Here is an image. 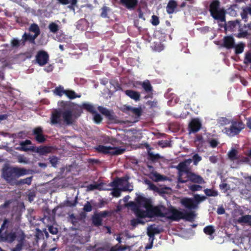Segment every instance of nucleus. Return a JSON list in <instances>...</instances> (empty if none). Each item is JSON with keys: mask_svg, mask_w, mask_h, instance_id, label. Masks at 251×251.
Here are the masks:
<instances>
[{"mask_svg": "<svg viewBox=\"0 0 251 251\" xmlns=\"http://www.w3.org/2000/svg\"><path fill=\"white\" fill-rule=\"evenodd\" d=\"M181 203L186 208L192 210L196 209L198 208L197 205L195 204L194 200L193 198H184L181 200Z\"/></svg>", "mask_w": 251, "mask_h": 251, "instance_id": "obj_18", "label": "nucleus"}, {"mask_svg": "<svg viewBox=\"0 0 251 251\" xmlns=\"http://www.w3.org/2000/svg\"><path fill=\"white\" fill-rule=\"evenodd\" d=\"M58 158L54 156L50 158V162L51 163L52 166L56 167L58 162Z\"/></svg>", "mask_w": 251, "mask_h": 251, "instance_id": "obj_59", "label": "nucleus"}, {"mask_svg": "<svg viewBox=\"0 0 251 251\" xmlns=\"http://www.w3.org/2000/svg\"><path fill=\"white\" fill-rule=\"evenodd\" d=\"M148 213L149 218H152L155 216L162 218L166 217V213L162 212L160 207L158 206H153L152 205L148 209Z\"/></svg>", "mask_w": 251, "mask_h": 251, "instance_id": "obj_16", "label": "nucleus"}, {"mask_svg": "<svg viewBox=\"0 0 251 251\" xmlns=\"http://www.w3.org/2000/svg\"><path fill=\"white\" fill-rule=\"evenodd\" d=\"M160 232V230L157 227H153L152 226H150L148 228L147 235H151V236H154L155 234H159Z\"/></svg>", "mask_w": 251, "mask_h": 251, "instance_id": "obj_40", "label": "nucleus"}, {"mask_svg": "<svg viewBox=\"0 0 251 251\" xmlns=\"http://www.w3.org/2000/svg\"><path fill=\"white\" fill-rule=\"evenodd\" d=\"M158 145L162 148H166L168 147H171V144L168 141H159L158 143Z\"/></svg>", "mask_w": 251, "mask_h": 251, "instance_id": "obj_62", "label": "nucleus"}, {"mask_svg": "<svg viewBox=\"0 0 251 251\" xmlns=\"http://www.w3.org/2000/svg\"><path fill=\"white\" fill-rule=\"evenodd\" d=\"M29 170L25 168L5 166L1 170L3 178L11 185H16L17 179L21 176L29 174Z\"/></svg>", "mask_w": 251, "mask_h": 251, "instance_id": "obj_4", "label": "nucleus"}, {"mask_svg": "<svg viewBox=\"0 0 251 251\" xmlns=\"http://www.w3.org/2000/svg\"><path fill=\"white\" fill-rule=\"evenodd\" d=\"M138 84L141 86L145 92L148 94L145 97V99L152 97L153 89L150 81L148 79H146L143 82H139Z\"/></svg>", "mask_w": 251, "mask_h": 251, "instance_id": "obj_14", "label": "nucleus"}, {"mask_svg": "<svg viewBox=\"0 0 251 251\" xmlns=\"http://www.w3.org/2000/svg\"><path fill=\"white\" fill-rule=\"evenodd\" d=\"M196 216L195 212L194 211L190 210L189 211H185L184 212L183 219L187 221L192 222L194 221Z\"/></svg>", "mask_w": 251, "mask_h": 251, "instance_id": "obj_27", "label": "nucleus"}, {"mask_svg": "<svg viewBox=\"0 0 251 251\" xmlns=\"http://www.w3.org/2000/svg\"><path fill=\"white\" fill-rule=\"evenodd\" d=\"M49 29L50 32L55 33L59 30V26L57 24L53 22H51L49 25Z\"/></svg>", "mask_w": 251, "mask_h": 251, "instance_id": "obj_44", "label": "nucleus"}, {"mask_svg": "<svg viewBox=\"0 0 251 251\" xmlns=\"http://www.w3.org/2000/svg\"><path fill=\"white\" fill-rule=\"evenodd\" d=\"M120 3L128 10H133L137 6L138 0H120Z\"/></svg>", "mask_w": 251, "mask_h": 251, "instance_id": "obj_22", "label": "nucleus"}, {"mask_svg": "<svg viewBox=\"0 0 251 251\" xmlns=\"http://www.w3.org/2000/svg\"><path fill=\"white\" fill-rule=\"evenodd\" d=\"M206 197L204 196H201L199 194H196L194 196L193 200H194V202L196 205H197V207L198 208V204L202 201H204L206 199Z\"/></svg>", "mask_w": 251, "mask_h": 251, "instance_id": "obj_42", "label": "nucleus"}, {"mask_svg": "<svg viewBox=\"0 0 251 251\" xmlns=\"http://www.w3.org/2000/svg\"><path fill=\"white\" fill-rule=\"evenodd\" d=\"M193 160L194 162V164L195 165H197L198 163L201 160V157L198 154H195L193 156Z\"/></svg>", "mask_w": 251, "mask_h": 251, "instance_id": "obj_61", "label": "nucleus"}, {"mask_svg": "<svg viewBox=\"0 0 251 251\" xmlns=\"http://www.w3.org/2000/svg\"><path fill=\"white\" fill-rule=\"evenodd\" d=\"M96 150L99 152L105 154H109L112 155L122 154L126 151L125 149H122L120 147H107L103 145H99Z\"/></svg>", "mask_w": 251, "mask_h": 251, "instance_id": "obj_8", "label": "nucleus"}, {"mask_svg": "<svg viewBox=\"0 0 251 251\" xmlns=\"http://www.w3.org/2000/svg\"><path fill=\"white\" fill-rule=\"evenodd\" d=\"M65 92V95L71 100L81 97L80 95H77L74 91L72 90H66Z\"/></svg>", "mask_w": 251, "mask_h": 251, "instance_id": "obj_35", "label": "nucleus"}, {"mask_svg": "<svg viewBox=\"0 0 251 251\" xmlns=\"http://www.w3.org/2000/svg\"><path fill=\"white\" fill-rule=\"evenodd\" d=\"M118 179L120 181V186H123L125 183L128 182L129 177L128 176H125L122 177H118Z\"/></svg>", "mask_w": 251, "mask_h": 251, "instance_id": "obj_56", "label": "nucleus"}, {"mask_svg": "<svg viewBox=\"0 0 251 251\" xmlns=\"http://www.w3.org/2000/svg\"><path fill=\"white\" fill-rule=\"evenodd\" d=\"M98 110L102 114L105 116L109 119L111 120L113 118V116L110 111L107 108L100 106L98 107Z\"/></svg>", "mask_w": 251, "mask_h": 251, "instance_id": "obj_32", "label": "nucleus"}, {"mask_svg": "<svg viewBox=\"0 0 251 251\" xmlns=\"http://www.w3.org/2000/svg\"><path fill=\"white\" fill-rule=\"evenodd\" d=\"M220 2L218 0H213L209 5L211 16L221 22H226L225 11L220 7Z\"/></svg>", "mask_w": 251, "mask_h": 251, "instance_id": "obj_6", "label": "nucleus"}, {"mask_svg": "<svg viewBox=\"0 0 251 251\" xmlns=\"http://www.w3.org/2000/svg\"><path fill=\"white\" fill-rule=\"evenodd\" d=\"M201 124L198 119H193L189 125V129L190 132H197L201 128Z\"/></svg>", "mask_w": 251, "mask_h": 251, "instance_id": "obj_19", "label": "nucleus"}, {"mask_svg": "<svg viewBox=\"0 0 251 251\" xmlns=\"http://www.w3.org/2000/svg\"><path fill=\"white\" fill-rule=\"evenodd\" d=\"M98 215L102 219V218H105L110 215V212L107 210L100 212L97 213Z\"/></svg>", "mask_w": 251, "mask_h": 251, "instance_id": "obj_63", "label": "nucleus"}, {"mask_svg": "<svg viewBox=\"0 0 251 251\" xmlns=\"http://www.w3.org/2000/svg\"><path fill=\"white\" fill-rule=\"evenodd\" d=\"M204 192L208 197H217L219 195L218 192L217 190L212 189H205Z\"/></svg>", "mask_w": 251, "mask_h": 251, "instance_id": "obj_38", "label": "nucleus"}, {"mask_svg": "<svg viewBox=\"0 0 251 251\" xmlns=\"http://www.w3.org/2000/svg\"><path fill=\"white\" fill-rule=\"evenodd\" d=\"M115 141L116 140L115 139L110 137L108 136H102V142L105 144L110 143L111 144H113V142Z\"/></svg>", "mask_w": 251, "mask_h": 251, "instance_id": "obj_49", "label": "nucleus"}, {"mask_svg": "<svg viewBox=\"0 0 251 251\" xmlns=\"http://www.w3.org/2000/svg\"><path fill=\"white\" fill-rule=\"evenodd\" d=\"M33 134L35 136L36 140L39 143H43L46 140L43 134V129L41 127L35 128L33 130Z\"/></svg>", "mask_w": 251, "mask_h": 251, "instance_id": "obj_20", "label": "nucleus"}, {"mask_svg": "<svg viewBox=\"0 0 251 251\" xmlns=\"http://www.w3.org/2000/svg\"><path fill=\"white\" fill-rule=\"evenodd\" d=\"M151 23L153 25L156 26L159 24V20L158 17L156 15L151 16Z\"/></svg>", "mask_w": 251, "mask_h": 251, "instance_id": "obj_57", "label": "nucleus"}, {"mask_svg": "<svg viewBox=\"0 0 251 251\" xmlns=\"http://www.w3.org/2000/svg\"><path fill=\"white\" fill-rule=\"evenodd\" d=\"M15 240H17L18 243L15 247L11 249V251H21L25 241V235L22 230L17 229L10 232L6 230L0 233V241L11 244Z\"/></svg>", "mask_w": 251, "mask_h": 251, "instance_id": "obj_3", "label": "nucleus"}, {"mask_svg": "<svg viewBox=\"0 0 251 251\" xmlns=\"http://www.w3.org/2000/svg\"><path fill=\"white\" fill-rule=\"evenodd\" d=\"M203 232L205 234L210 236L209 238L210 240L214 239L213 234L215 232V229L213 226L209 225L204 227Z\"/></svg>", "mask_w": 251, "mask_h": 251, "instance_id": "obj_28", "label": "nucleus"}, {"mask_svg": "<svg viewBox=\"0 0 251 251\" xmlns=\"http://www.w3.org/2000/svg\"><path fill=\"white\" fill-rule=\"evenodd\" d=\"M100 16L103 18H108V13L110 12L111 9L110 7L107 6L105 5L103 6L100 9Z\"/></svg>", "mask_w": 251, "mask_h": 251, "instance_id": "obj_33", "label": "nucleus"}, {"mask_svg": "<svg viewBox=\"0 0 251 251\" xmlns=\"http://www.w3.org/2000/svg\"><path fill=\"white\" fill-rule=\"evenodd\" d=\"M126 249V246H120L118 244L110 247L109 245L105 244L96 249L95 251H124Z\"/></svg>", "mask_w": 251, "mask_h": 251, "instance_id": "obj_13", "label": "nucleus"}, {"mask_svg": "<svg viewBox=\"0 0 251 251\" xmlns=\"http://www.w3.org/2000/svg\"><path fill=\"white\" fill-rule=\"evenodd\" d=\"M228 158L231 161H234L235 160H237L238 159H239V155H238V151L237 150L232 148L228 152L227 154Z\"/></svg>", "mask_w": 251, "mask_h": 251, "instance_id": "obj_26", "label": "nucleus"}, {"mask_svg": "<svg viewBox=\"0 0 251 251\" xmlns=\"http://www.w3.org/2000/svg\"><path fill=\"white\" fill-rule=\"evenodd\" d=\"M32 178L33 176H31L24 179H20L18 180L16 185H21L24 184H27L28 185H30L31 184Z\"/></svg>", "mask_w": 251, "mask_h": 251, "instance_id": "obj_34", "label": "nucleus"}, {"mask_svg": "<svg viewBox=\"0 0 251 251\" xmlns=\"http://www.w3.org/2000/svg\"><path fill=\"white\" fill-rule=\"evenodd\" d=\"M125 94L130 99L137 101L139 100L140 98V94L139 92L132 90H126L124 91Z\"/></svg>", "mask_w": 251, "mask_h": 251, "instance_id": "obj_23", "label": "nucleus"}, {"mask_svg": "<svg viewBox=\"0 0 251 251\" xmlns=\"http://www.w3.org/2000/svg\"><path fill=\"white\" fill-rule=\"evenodd\" d=\"M49 59L48 53L44 50L39 51L36 55V61L40 66L45 65Z\"/></svg>", "mask_w": 251, "mask_h": 251, "instance_id": "obj_11", "label": "nucleus"}, {"mask_svg": "<svg viewBox=\"0 0 251 251\" xmlns=\"http://www.w3.org/2000/svg\"><path fill=\"white\" fill-rule=\"evenodd\" d=\"M129 205L130 206L133 207L134 213L136 217L138 218H144L146 217L149 218V215L148 213V209H146V211L142 210L140 208L137 204L134 202L131 201L129 203Z\"/></svg>", "mask_w": 251, "mask_h": 251, "instance_id": "obj_12", "label": "nucleus"}, {"mask_svg": "<svg viewBox=\"0 0 251 251\" xmlns=\"http://www.w3.org/2000/svg\"><path fill=\"white\" fill-rule=\"evenodd\" d=\"M245 44L243 43H240L237 45L234 44V47L233 48L235 49V53L239 54L242 53L245 48Z\"/></svg>", "mask_w": 251, "mask_h": 251, "instance_id": "obj_36", "label": "nucleus"}, {"mask_svg": "<svg viewBox=\"0 0 251 251\" xmlns=\"http://www.w3.org/2000/svg\"><path fill=\"white\" fill-rule=\"evenodd\" d=\"M177 6V3L175 0H170L166 6V11L167 13L172 14L174 13Z\"/></svg>", "mask_w": 251, "mask_h": 251, "instance_id": "obj_24", "label": "nucleus"}, {"mask_svg": "<svg viewBox=\"0 0 251 251\" xmlns=\"http://www.w3.org/2000/svg\"><path fill=\"white\" fill-rule=\"evenodd\" d=\"M77 202V198H76L75 200L73 201H71L69 200L66 201H65L64 205L66 206L73 207L76 205Z\"/></svg>", "mask_w": 251, "mask_h": 251, "instance_id": "obj_53", "label": "nucleus"}, {"mask_svg": "<svg viewBox=\"0 0 251 251\" xmlns=\"http://www.w3.org/2000/svg\"><path fill=\"white\" fill-rule=\"evenodd\" d=\"M66 91V90H64L63 86L60 85L54 89L53 93L55 95L61 97L63 95H65Z\"/></svg>", "mask_w": 251, "mask_h": 251, "instance_id": "obj_41", "label": "nucleus"}, {"mask_svg": "<svg viewBox=\"0 0 251 251\" xmlns=\"http://www.w3.org/2000/svg\"><path fill=\"white\" fill-rule=\"evenodd\" d=\"M237 222L239 224H248L251 226V216L249 215L242 216L237 220Z\"/></svg>", "mask_w": 251, "mask_h": 251, "instance_id": "obj_31", "label": "nucleus"}, {"mask_svg": "<svg viewBox=\"0 0 251 251\" xmlns=\"http://www.w3.org/2000/svg\"><path fill=\"white\" fill-rule=\"evenodd\" d=\"M139 224H143L144 222L142 221L141 219L137 218V219H134L131 221V225L133 226H136Z\"/></svg>", "mask_w": 251, "mask_h": 251, "instance_id": "obj_60", "label": "nucleus"}, {"mask_svg": "<svg viewBox=\"0 0 251 251\" xmlns=\"http://www.w3.org/2000/svg\"><path fill=\"white\" fill-rule=\"evenodd\" d=\"M75 105H76V107H75L76 108H77V109H79V108H80L81 113H82V109H85L88 112H89L90 113H91L92 114L96 113V109H95L94 106L91 104L87 103H84L80 106H78L75 104Z\"/></svg>", "mask_w": 251, "mask_h": 251, "instance_id": "obj_25", "label": "nucleus"}, {"mask_svg": "<svg viewBox=\"0 0 251 251\" xmlns=\"http://www.w3.org/2000/svg\"><path fill=\"white\" fill-rule=\"evenodd\" d=\"M130 112L137 117H140L142 115V110L141 107H132Z\"/></svg>", "mask_w": 251, "mask_h": 251, "instance_id": "obj_47", "label": "nucleus"}, {"mask_svg": "<svg viewBox=\"0 0 251 251\" xmlns=\"http://www.w3.org/2000/svg\"><path fill=\"white\" fill-rule=\"evenodd\" d=\"M192 162V159H188L180 162L176 166V169L178 171V178H182L183 173L187 175L190 171L188 165Z\"/></svg>", "mask_w": 251, "mask_h": 251, "instance_id": "obj_10", "label": "nucleus"}, {"mask_svg": "<svg viewBox=\"0 0 251 251\" xmlns=\"http://www.w3.org/2000/svg\"><path fill=\"white\" fill-rule=\"evenodd\" d=\"M189 189L192 192H196L201 190L202 187L199 184H192L189 186Z\"/></svg>", "mask_w": 251, "mask_h": 251, "instance_id": "obj_51", "label": "nucleus"}, {"mask_svg": "<svg viewBox=\"0 0 251 251\" xmlns=\"http://www.w3.org/2000/svg\"><path fill=\"white\" fill-rule=\"evenodd\" d=\"M234 44L235 40L232 36H226L223 38L222 46L229 50L234 48Z\"/></svg>", "mask_w": 251, "mask_h": 251, "instance_id": "obj_21", "label": "nucleus"}, {"mask_svg": "<svg viewBox=\"0 0 251 251\" xmlns=\"http://www.w3.org/2000/svg\"><path fill=\"white\" fill-rule=\"evenodd\" d=\"M92 223L95 226L99 227L102 225V219L97 213L94 214L92 217Z\"/></svg>", "mask_w": 251, "mask_h": 251, "instance_id": "obj_30", "label": "nucleus"}, {"mask_svg": "<svg viewBox=\"0 0 251 251\" xmlns=\"http://www.w3.org/2000/svg\"><path fill=\"white\" fill-rule=\"evenodd\" d=\"M18 162L19 163H27L28 162V160L26 157L23 155H19L17 157Z\"/></svg>", "mask_w": 251, "mask_h": 251, "instance_id": "obj_64", "label": "nucleus"}, {"mask_svg": "<svg viewBox=\"0 0 251 251\" xmlns=\"http://www.w3.org/2000/svg\"><path fill=\"white\" fill-rule=\"evenodd\" d=\"M11 45L13 48H18L21 45V40L20 41L18 39L13 38L11 41Z\"/></svg>", "mask_w": 251, "mask_h": 251, "instance_id": "obj_50", "label": "nucleus"}, {"mask_svg": "<svg viewBox=\"0 0 251 251\" xmlns=\"http://www.w3.org/2000/svg\"><path fill=\"white\" fill-rule=\"evenodd\" d=\"M93 114L94 115L93 119L95 122L97 124H100L102 120L101 115L98 113L96 111L95 113Z\"/></svg>", "mask_w": 251, "mask_h": 251, "instance_id": "obj_54", "label": "nucleus"}, {"mask_svg": "<svg viewBox=\"0 0 251 251\" xmlns=\"http://www.w3.org/2000/svg\"><path fill=\"white\" fill-rule=\"evenodd\" d=\"M31 141L29 140H26L24 141L20 142V145L21 146L20 150L26 151L30 150V148L27 147V145H31Z\"/></svg>", "mask_w": 251, "mask_h": 251, "instance_id": "obj_37", "label": "nucleus"}, {"mask_svg": "<svg viewBox=\"0 0 251 251\" xmlns=\"http://www.w3.org/2000/svg\"><path fill=\"white\" fill-rule=\"evenodd\" d=\"M52 150L51 147L43 146L37 148V152L41 155H45L47 153L51 152Z\"/></svg>", "mask_w": 251, "mask_h": 251, "instance_id": "obj_29", "label": "nucleus"}, {"mask_svg": "<svg viewBox=\"0 0 251 251\" xmlns=\"http://www.w3.org/2000/svg\"><path fill=\"white\" fill-rule=\"evenodd\" d=\"M121 190L118 188H114L111 193L112 196L114 197H119L121 196Z\"/></svg>", "mask_w": 251, "mask_h": 251, "instance_id": "obj_58", "label": "nucleus"}, {"mask_svg": "<svg viewBox=\"0 0 251 251\" xmlns=\"http://www.w3.org/2000/svg\"><path fill=\"white\" fill-rule=\"evenodd\" d=\"M28 30L29 32L34 33V34L25 32L22 35L21 39V45L22 46H25L27 42L32 44H35V39L41 33L40 27L36 23L31 24Z\"/></svg>", "mask_w": 251, "mask_h": 251, "instance_id": "obj_5", "label": "nucleus"}, {"mask_svg": "<svg viewBox=\"0 0 251 251\" xmlns=\"http://www.w3.org/2000/svg\"><path fill=\"white\" fill-rule=\"evenodd\" d=\"M60 108L54 110L51 114L50 123L52 125L60 124L61 117H62L64 123L67 125H71L73 124V112L77 110L78 112V116L81 115V109L76 108L75 103L70 101L61 100L58 102Z\"/></svg>", "mask_w": 251, "mask_h": 251, "instance_id": "obj_1", "label": "nucleus"}, {"mask_svg": "<svg viewBox=\"0 0 251 251\" xmlns=\"http://www.w3.org/2000/svg\"><path fill=\"white\" fill-rule=\"evenodd\" d=\"M245 127V125L242 121H234L231 122L229 127L225 128V132L231 137L238 134Z\"/></svg>", "mask_w": 251, "mask_h": 251, "instance_id": "obj_7", "label": "nucleus"}, {"mask_svg": "<svg viewBox=\"0 0 251 251\" xmlns=\"http://www.w3.org/2000/svg\"><path fill=\"white\" fill-rule=\"evenodd\" d=\"M145 182L147 185H148L150 189L156 192H157L158 191V188L151 180H146L145 181Z\"/></svg>", "mask_w": 251, "mask_h": 251, "instance_id": "obj_48", "label": "nucleus"}, {"mask_svg": "<svg viewBox=\"0 0 251 251\" xmlns=\"http://www.w3.org/2000/svg\"><path fill=\"white\" fill-rule=\"evenodd\" d=\"M136 204L139 207L143 206L146 209H149L152 205V201L149 199L140 195L135 199Z\"/></svg>", "mask_w": 251, "mask_h": 251, "instance_id": "obj_15", "label": "nucleus"}, {"mask_svg": "<svg viewBox=\"0 0 251 251\" xmlns=\"http://www.w3.org/2000/svg\"><path fill=\"white\" fill-rule=\"evenodd\" d=\"M237 23L235 21H229L226 25L225 27V30L228 31H232L237 25Z\"/></svg>", "mask_w": 251, "mask_h": 251, "instance_id": "obj_43", "label": "nucleus"}, {"mask_svg": "<svg viewBox=\"0 0 251 251\" xmlns=\"http://www.w3.org/2000/svg\"><path fill=\"white\" fill-rule=\"evenodd\" d=\"M219 188L224 193H226L230 189V186L227 183H222L219 185Z\"/></svg>", "mask_w": 251, "mask_h": 251, "instance_id": "obj_52", "label": "nucleus"}, {"mask_svg": "<svg viewBox=\"0 0 251 251\" xmlns=\"http://www.w3.org/2000/svg\"><path fill=\"white\" fill-rule=\"evenodd\" d=\"M187 179H184L183 178H178V182L181 183H185L188 181H190L193 183L202 184L205 183L204 179L201 176L196 174L192 171H190L186 175Z\"/></svg>", "mask_w": 251, "mask_h": 251, "instance_id": "obj_9", "label": "nucleus"}, {"mask_svg": "<svg viewBox=\"0 0 251 251\" xmlns=\"http://www.w3.org/2000/svg\"><path fill=\"white\" fill-rule=\"evenodd\" d=\"M15 240H17L18 243L15 247L11 249V251H21L25 241V235L22 230L17 229L10 232L6 230L0 233V241L11 244Z\"/></svg>", "mask_w": 251, "mask_h": 251, "instance_id": "obj_2", "label": "nucleus"}, {"mask_svg": "<svg viewBox=\"0 0 251 251\" xmlns=\"http://www.w3.org/2000/svg\"><path fill=\"white\" fill-rule=\"evenodd\" d=\"M92 206L89 201H87L84 205L83 210L86 212H89L92 210Z\"/></svg>", "mask_w": 251, "mask_h": 251, "instance_id": "obj_55", "label": "nucleus"}, {"mask_svg": "<svg viewBox=\"0 0 251 251\" xmlns=\"http://www.w3.org/2000/svg\"><path fill=\"white\" fill-rule=\"evenodd\" d=\"M244 63L246 65L251 64L250 69H251V52H246L245 53Z\"/></svg>", "mask_w": 251, "mask_h": 251, "instance_id": "obj_45", "label": "nucleus"}, {"mask_svg": "<svg viewBox=\"0 0 251 251\" xmlns=\"http://www.w3.org/2000/svg\"><path fill=\"white\" fill-rule=\"evenodd\" d=\"M171 215L167 216V218L174 221H179L183 219L184 212L180 211L176 209L172 208L170 210Z\"/></svg>", "mask_w": 251, "mask_h": 251, "instance_id": "obj_17", "label": "nucleus"}, {"mask_svg": "<svg viewBox=\"0 0 251 251\" xmlns=\"http://www.w3.org/2000/svg\"><path fill=\"white\" fill-rule=\"evenodd\" d=\"M148 158L152 161H155L161 158L160 155L158 154H153L151 151L149 152L148 153Z\"/></svg>", "mask_w": 251, "mask_h": 251, "instance_id": "obj_46", "label": "nucleus"}, {"mask_svg": "<svg viewBox=\"0 0 251 251\" xmlns=\"http://www.w3.org/2000/svg\"><path fill=\"white\" fill-rule=\"evenodd\" d=\"M238 164H251V159L248 156H239V159L237 160Z\"/></svg>", "mask_w": 251, "mask_h": 251, "instance_id": "obj_39", "label": "nucleus"}]
</instances>
